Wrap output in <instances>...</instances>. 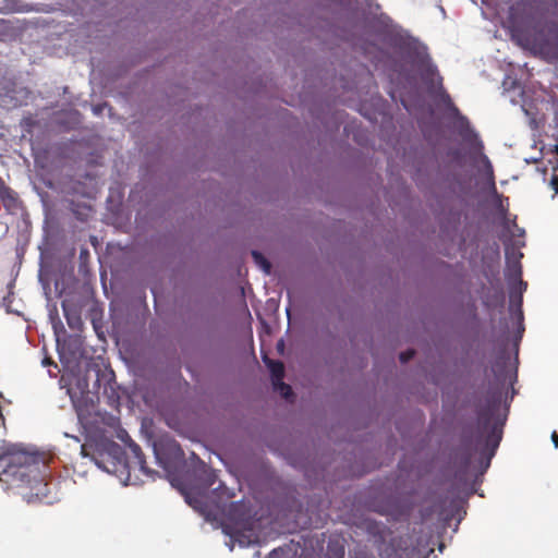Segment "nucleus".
Segmentation results:
<instances>
[{
  "mask_svg": "<svg viewBox=\"0 0 558 558\" xmlns=\"http://www.w3.org/2000/svg\"><path fill=\"white\" fill-rule=\"evenodd\" d=\"M501 403V392L500 391H489L485 399V404L480 407L476 411L478 424L486 428L498 411Z\"/></svg>",
  "mask_w": 558,
  "mask_h": 558,
  "instance_id": "20e7f679",
  "label": "nucleus"
},
{
  "mask_svg": "<svg viewBox=\"0 0 558 558\" xmlns=\"http://www.w3.org/2000/svg\"><path fill=\"white\" fill-rule=\"evenodd\" d=\"M267 365H268L269 371L271 373L272 384L282 380V378L284 376L283 363L280 362V361H272V360H270L267 363Z\"/></svg>",
  "mask_w": 558,
  "mask_h": 558,
  "instance_id": "9d476101",
  "label": "nucleus"
},
{
  "mask_svg": "<svg viewBox=\"0 0 558 558\" xmlns=\"http://www.w3.org/2000/svg\"><path fill=\"white\" fill-rule=\"evenodd\" d=\"M501 440V429H498L497 426H493L490 433L487 435L486 444L487 446H492L493 451L499 446ZM494 454V452H492Z\"/></svg>",
  "mask_w": 558,
  "mask_h": 558,
  "instance_id": "9b49d317",
  "label": "nucleus"
},
{
  "mask_svg": "<svg viewBox=\"0 0 558 558\" xmlns=\"http://www.w3.org/2000/svg\"><path fill=\"white\" fill-rule=\"evenodd\" d=\"M81 453H82L83 457H88L89 456V452L87 450V445L86 444L82 445Z\"/></svg>",
  "mask_w": 558,
  "mask_h": 558,
  "instance_id": "6ab92c4d",
  "label": "nucleus"
},
{
  "mask_svg": "<svg viewBox=\"0 0 558 558\" xmlns=\"http://www.w3.org/2000/svg\"><path fill=\"white\" fill-rule=\"evenodd\" d=\"M7 454H8V450H4V449L0 448V464L4 463Z\"/></svg>",
  "mask_w": 558,
  "mask_h": 558,
  "instance_id": "a211bd4d",
  "label": "nucleus"
},
{
  "mask_svg": "<svg viewBox=\"0 0 558 558\" xmlns=\"http://www.w3.org/2000/svg\"><path fill=\"white\" fill-rule=\"evenodd\" d=\"M414 355H415V351L412 349H409L404 352H401L399 355V359H400L401 363H407L410 360H412L414 357Z\"/></svg>",
  "mask_w": 558,
  "mask_h": 558,
  "instance_id": "4468645a",
  "label": "nucleus"
},
{
  "mask_svg": "<svg viewBox=\"0 0 558 558\" xmlns=\"http://www.w3.org/2000/svg\"><path fill=\"white\" fill-rule=\"evenodd\" d=\"M460 122H461L460 134L463 135V129H465V131H470V123L465 117H461Z\"/></svg>",
  "mask_w": 558,
  "mask_h": 558,
  "instance_id": "dca6fc26",
  "label": "nucleus"
},
{
  "mask_svg": "<svg viewBox=\"0 0 558 558\" xmlns=\"http://www.w3.org/2000/svg\"><path fill=\"white\" fill-rule=\"evenodd\" d=\"M509 21L515 28L531 25L541 51L558 60V0H517L509 8Z\"/></svg>",
  "mask_w": 558,
  "mask_h": 558,
  "instance_id": "f257e3e1",
  "label": "nucleus"
},
{
  "mask_svg": "<svg viewBox=\"0 0 558 558\" xmlns=\"http://www.w3.org/2000/svg\"><path fill=\"white\" fill-rule=\"evenodd\" d=\"M186 501H187L191 506L196 507V506L193 504V500H192V498H191L189 495H186Z\"/></svg>",
  "mask_w": 558,
  "mask_h": 558,
  "instance_id": "aec40b11",
  "label": "nucleus"
},
{
  "mask_svg": "<svg viewBox=\"0 0 558 558\" xmlns=\"http://www.w3.org/2000/svg\"><path fill=\"white\" fill-rule=\"evenodd\" d=\"M0 482L36 489L38 497L44 494L47 483L40 474L39 457L23 450H8L3 464H0Z\"/></svg>",
  "mask_w": 558,
  "mask_h": 558,
  "instance_id": "f03ea898",
  "label": "nucleus"
},
{
  "mask_svg": "<svg viewBox=\"0 0 558 558\" xmlns=\"http://www.w3.org/2000/svg\"><path fill=\"white\" fill-rule=\"evenodd\" d=\"M211 484H213V480H210V478H209V480H207V481H206V485H207V486H209V485H211Z\"/></svg>",
  "mask_w": 558,
  "mask_h": 558,
  "instance_id": "4be33fe9",
  "label": "nucleus"
},
{
  "mask_svg": "<svg viewBox=\"0 0 558 558\" xmlns=\"http://www.w3.org/2000/svg\"><path fill=\"white\" fill-rule=\"evenodd\" d=\"M252 257L254 262L262 268L266 274L270 272L271 265L269 260L258 251H252Z\"/></svg>",
  "mask_w": 558,
  "mask_h": 558,
  "instance_id": "f8f14e48",
  "label": "nucleus"
},
{
  "mask_svg": "<svg viewBox=\"0 0 558 558\" xmlns=\"http://www.w3.org/2000/svg\"><path fill=\"white\" fill-rule=\"evenodd\" d=\"M551 441L554 444V447L557 449L558 448V433L556 430H554L551 433Z\"/></svg>",
  "mask_w": 558,
  "mask_h": 558,
  "instance_id": "f3484780",
  "label": "nucleus"
},
{
  "mask_svg": "<svg viewBox=\"0 0 558 558\" xmlns=\"http://www.w3.org/2000/svg\"><path fill=\"white\" fill-rule=\"evenodd\" d=\"M274 387H275V390L279 391V393L286 400H290L294 396L291 386L283 383L282 380L275 383Z\"/></svg>",
  "mask_w": 558,
  "mask_h": 558,
  "instance_id": "ddd939ff",
  "label": "nucleus"
},
{
  "mask_svg": "<svg viewBox=\"0 0 558 558\" xmlns=\"http://www.w3.org/2000/svg\"><path fill=\"white\" fill-rule=\"evenodd\" d=\"M521 275H522V270H521V265L518 260H514V262H508V280L511 281V280H519V284L521 287L524 288V290L526 289V282L522 281L521 280Z\"/></svg>",
  "mask_w": 558,
  "mask_h": 558,
  "instance_id": "1a4fd4ad",
  "label": "nucleus"
},
{
  "mask_svg": "<svg viewBox=\"0 0 558 558\" xmlns=\"http://www.w3.org/2000/svg\"><path fill=\"white\" fill-rule=\"evenodd\" d=\"M199 462H201V465H202L203 468H205V466H206V465H205V463H204L203 461H199Z\"/></svg>",
  "mask_w": 558,
  "mask_h": 558,
  "instance_id": "5701e85b",
  "label": "nucleus"
},
{
  "mask_svg": "<svg viewBox=\"0 0 558 558\" xmlns=\"http://www.w3.org/2000/svg\"><path fill=\"white\" fill-rule=\"evenodd\" d=\"M43 363H44L45 365H47V364H53L49 359H45Z\"/></svg>",
  "mask_w": 558,
  "mask_h": 558,
  "instance_id": "412c9836",
  "label": "nucleus"
},
{
  "mask_svg": "<svg viewBox=\"0 0 558 558\" xmlns=\"http://www.w3.org/2000/svg\"><path fill=\"white\" fill-rule=\"evenodd\" d=\"M129 448L134 458L133 465H131L129 468L130 469L137 468L145 475L153 476V474L155 472L147 468L145 456H144L141 447L137 444L132 442V444H130Z\"/></svg>",
  "mask_w": 558,
  "mask_h": 558,
  "instance_id": "0eeeda50",
  "label": "nucleus"
},
{
  "mask_svg": "<svg viewBox=\"0 0 558 558\" xmlns=\"http://www.w3.org/2000/svg\"><path fill=\"white\" fill-rule=\"evenodd\" d=\"M556 153L558 154V144L556 145Z\"/></svg>",
  "mask_w": 558,
  "mask_h": 558,
  "instance_id": "b1692460",
  "label": "nucleus"
},
{
  "mask_svg": "<svg viewBox=\"0 0 558 558\" xmlns=\"http://www.w3.org/2000/svg\"><path fill=\"white\" fill-rule=\"evenodd\" d=\"M267 558H300L298 557V548L294 545H287L274 549Z\"/></svg>",
  "mask_w": 558,
  "mask_h": 558,
  "instance_id": "6e6552de",
  "label": "nucleus"
},
{
  "mask_svg": "<svg viewBox=\"0 0 558 558\" xmlns=\"http://www.w3.org/2000/svg\"><path fill=\"white\" fill-rule=\"evenodd\" d=\"M550 183L556 193H558V168L554 170Z\"/></svg>",
  "mask_w": 558,
  "mask_h": 558,
  "instance_id": "2eb2a0df",
  "label": "nucleus"
},
{
  "mask_svg": "<svg viewBox=\"0 0 558 558\" xmlns=\"http://www.w3.org/2000/svg\"><path fill=\"white\" fill-rule=\"evenodd\" d=\"M61 306L69 327L73 330H81L83 327L81 307L69 299L63 300Z\"/></svg>",
  "mask_w": 558,
  "mask_h": 558,
  "instance_id": "423d86ee",
  "label": "nucleus"
},
{
  "mask_svg": "<svg viewBox=\"0 0 558 558\" xmlns=\"http://www.w3.org/2000/svg\"><path fill=\"white\" fill-rule=\"evenodd\" d=\"M154 452L159 465L167 472H170L178 461L184 457L181 447L177 442H170L165 447L155 446Z\"/></svg>",
  "mask_w": 558,
  "mask_h": 558,
  "instance_id": "7ed1b4c3",
  "label": "nucleus"
},
{
  "mask_svg": "<svg viewBox=\"0 0 558 558\" xmlns=\"http://www.w3.org/2000/svg\"><path fill=\"white\" fill-rule=\"evenodd\" d=\"M0 201L2 202L7 211L10 214H16L20 209H22V201L20 199L19 194L10 186H8L1 179Z\"/></svg>",
  "mask_w": 558,
  "mask_h": 558,
  "instance_id": "39448f33",
  "label": "nucleus"
}]
</instances>
